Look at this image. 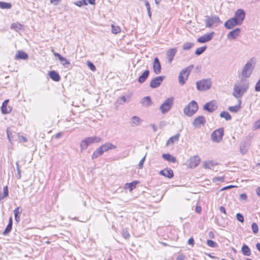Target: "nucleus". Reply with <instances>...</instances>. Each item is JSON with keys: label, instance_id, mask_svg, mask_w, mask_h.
Listing matches in <instances>:
<instances>
[{"label": "nucleus", "instance_id": "nucleus-1", "mask_svg": "<svg viewBox=\"0 0 260 260\" xmlns=\"http://www.w3.org/2000/svg\"><path fill=\"white\" fill-rule=\"evenodd\" d=\"M249 88V83L241 81L234 86L233 95L236 99H240Z\"/></svg>", "mask_w": 260, "mask_h": 260}, {"label": "nucleus", "instance_id": "nucleus-2", "mask_svg": "<svg viewBox=\"0 0 260 260\" xmlns=\"http://www.w3.org/2000/svg\"><path fill=\"white\" fill-rule=\"evenodd\" d=\"M256 63V59L255 57H251L248 60L242 71V76L244 78H248L251 75Z\"/></svg>", "mask_w": 260, "mask_h": 260}, {"label": "nucleus", "instance_id": "nucleus-3", "mask_svg": "<svg viewBox=\"0 0 260 260\" xmlns=\"http://www.w3.org/2000/svg\"><path fill=\"white\" fill-rule=\"evenodd\" d=\"M102 140L99 137L93 136L87 137L83 140L80 143V150L81 152L86 149L87 147L93 143L100 142Z\"/></svg>", "mask_w": 260, "mask_h": 260}, {"label": "nucleus", "instance_id": "nucleus-4", "mask_svg": "<svg viewBox=\"0 0 260 260\" xmlns=\"http://www.w3.org/2000/svg\"><path fill=\"white\" fill-rule=\"evenodd\" d=\"M193 65H190L186 68L183 69L179 73L178 79L179 83L180 85H183L185 84L187 80L188 75L193 68Z\"/></svg>", "mask_w": 260, "mask_h": 260}, {"label": "nucleus", "instance_id": "nucleus-5", "mask_svg": "<svg viewBox=\"0 0 260 260\" xmlns=\"http://www.w3.org/2000/svg\"><path fill=\"white\" fill-rule=\"evenodd\" d=\"M198 105L194 101L190 102L188 105L185 107L183 110L184 113L188 116H191L198 110Z\"/></svg>", "mask_w": 260, "mask_h": 260}, {"label": "nucleus", "instance_id": "nucleus-6", "mask_svg": "<svg viewBox=\"0 0 260 260\" xmlns=\"http://www.w3.org/2000/svg\"><path fill=\"white\" fill-rule=\"evenodd\" d=\"M205 25L206 27L210 28L213 26H217L222 22L218 16L214 15L212 16H205Z\"/></svg>", "mask_w": 260, "mask_h": 260}, {"label": "nucleus", "instance_id": "nucleus-7", "mask_svg": "<svg viewBox=\"0 0 260 260\" xmlns=\"http://www.w3.org/2000/svg\"><path fill=\"white\" fill-rule=\"evenodd\" d=\"M197 88L199 91H205L209 89L212 85L210 79H203L196 82Z\"/></svg>", "mask_w": 260, "mask_h": 260}, {"label": "nucleus", "instance_id": "nucleus-8", "mask_svg": "<svg viewBox=\"0 0 260 260\" xmlns=\"http://www.w3.org/2000/svg\"><path fill=\"white\" fill-rule=\"evenodd\" d=\"M173 97L169 98L160 105L159 110L162 114H165L170 111L173 105Z\"/></svg>", "mask_w": 260, "mask_h": 260}, {"label": "nucleus", "instance_id": "nucleus-9", "mask_svg": "<svg viewBox=\"0 0 260 260\" xmlns=\"http://www.w3.org/2000/svg\"><path fill=\"white\" fill-rule=\"evenodd\" d=\"M223 135V128H219L212 132L211 135V139L214 142L219 143L222 140Z\"/></svg>", "mask_w": 260, "mask_h": 260}, {"label": "nucleus", "instance_id": "nucleus-10", "mask_svg": "<svg viewBox=\"0 0 260 260\" xmlns=\"http://www.w3.org/2000/svg\"><path fill=\"white\" fill-rule=\"evenodd\" d=\"M201 161V159L198 155L191 156L186 162L185 165L189 168H196Z\"/></svg>", "mask_w": 260, "mask_h": 260}, {"label": "nucleus", "instance_id": "nucleus-11", "mask_svg": "<svg viewBox=\"0 0 260 260\" xmlns=\"http://www.w3.org/2000/svg\"><path fill=\"white\" fill-rule=\"evenodd\" d=\"M165 76H159L153 78L150 82V87L152 88H156L162 83Z\"/></svg>", "mask_w": 260, "mask_h": 260}, {"label": "nucleus", "instance_id": "nucleus-12", "mask_svg": "<svg viewBox=\"0 0 260 260\" xmlns=\"http://www.w3.org/2000/svg\"><path fill=\"white\" fill-rule=\"evenodd\" d=\"M217 109V105L215 101H212L206 103L203 106V109L209 113H212Z\"/></svg>", "mask_w": 260, "mask_h": 260}, {"label": "nucleus", "instance_id": "nucleus-13", "mask_svg": "<svg viewBox=\"0 0 260 260\" xmlns=\"http://www.w3.org/2000/svg\"><path fill=\"white\" fill-rule=\"evenodd\" d=\"M206 122V120L204 116H199L193 120L192 124L194 127L200 128L202 126H204Z\"/></svg>", "mask_w": 260, "mask_h": 260}, {"label": "nucleus", "instance_id": "nucleus-14", "mask_svg": "<svg viewBox=\"0 0 260 260\" xmlns=\"http://www.w3.org/2000/svg\"><path fill=\"white\" fill-rule=\"evenodd\" d=\"M245 17V13L243 9H238L235 13L234 18L242 24Z\"/></svg>", "mask_w": 260, "mask_h": 260}, {"label": "nucleus", "instance_id": "nucleus-15", "mask_svg": "<svg viewBox=\"0 0 260 260\" xmlns=\"http://www.w3.org/2000/svg\"><path fill=\"white\" fill-rule=\"evenodd\" d=\"M214 34V32L205 34L204 35L198 38L197 41L200 43H205L208 42L212 39Z\"/></svg>", "mask_w": 260, "mask_h": 260}, {"label": "nucleus", "instance_id": "nucleus-16", "mask_svg": "<svg viewBox=\"0 0 260 260\" xmlns=\"http://www.w3.org/2000/svg\"><path fill=\"white\" fill-rule=\"evenodd\" d=\"M240 25L241 24H240L234 17L228 19L224 23L225 27L229 29L233 28L236 25Z\"/></svg>", "mask_w": 260, "mask_h": 260}, {"label": "nucleus", "instance_id": "nucleus-17", "mask_svg": "<svg viewBox=\"0 0 260 260\" xmlns=\"http://www.w3.org/2000/svg\"><path fill=\"white\" fill-rule=\"evenodd\" d=\"M54 55L55 56L58 58V59L60 61L61 64L64 68H70L71 66V63L65 57L62 56L60 54L56 52L54 53Z\"/></svg>", "mask_w": 260, "mask_h": 260}, {"label": "nucleus", "instance_id": "nucleus-18", "mask_svg": "<svg viewBox=\"0 0 260 260\" xmlns=\"http://www.w3.org/2000/svg\"><path fill=\"white\" fill-rule=\"evenodd\" d=\"M153 69L156 74H159L161 71V68L159 60L157 57H155L154 59L153 63Z\"/></svg>", "mask_w": 260, "mask_h": 260}, {"label": "nucleus", "instance_id": "nucleus-19", "mask_svg": "<svg viewBox=\"0 0 260 260\" xmlns=\"http://www.w3.org/2000/svg\"><path fill=\"white\" fill-rule=\"evenodd\" d=\"M176 48H171L168 50L166 52V55L169 63H171L173 58L177 52Z\"/></svg>", "mask_w": 260, "mask_h": 260}, {"label": "nucleus", "instance_id": "nucleus-20", "mask_svg": "<svg viewBox=\"0 0 260 260\" xmlns=\"http://www.w3.org/2000/svg\"><path fill=\"white\" fill-rule=\"evenodd\" d=\"M142 120L138 116H133L130 119V124L132 127H136L140 125Z\"/></svg>", "mask_w": 260, "mask_h": 260}, {"label": "nucleus", "instance_id": "nucleus-21", "mask_svg": "<svg viewBox=\"0 0 260 260\" xmlns=\"http://www.w3.org/2000/svg\"><path fill=\"white\" fill-rule=\"evenodd\" d=\"M159 174L169 178H172L174 176L173 171L171 169L167 168L165 169L161 170Z\"/></svg>", "mask_w": 260, "mask_h": 260}, {"label": "nucleus", "instance_id": "nucleus-22", "mask_svg": "<svg viewBox=\"0 0 260 260\" xmlns=\"http://www.w3.org/2000/svg\"><path fill=\"white\" fill-rule=\"evenodd\" d=\"M8 102H9V100H6L4 101L2 104V105L1 107V111H2V113L3 114H6L9 113L12 110V108L10 107L7 106Z\"/></svg>", "mask_w": 260, "mask_h": 260}, {"label": "nucleus", "instance_id": "nucleus-23", "mask_svg": "<svg viewBox=\"0 0 260 260\" xmlns=\"http://www.w3.org/2000/svg\"><path fill=\"white\" fill-rule=\"evenodd\" d=\"M240 29L237 28L231 31L227 36L228 39H235L240 34Z\"/></svg>", "mask_w": 260, "mask_h": 260}, {"label": "nucleus", "instance_id": "nucleus-24", "mask_svg": "<svg viewBox=\"0 0 260 260\" xmlns=\"http://www.w3.org/2000/svg\"><path fill=\"white\" fill-rule=\"evenodd\" d=\"M101 148L104 152H107L109 150L114 149L116 148V146L113 145L112 143L107 142L101 146Z\"/></svg>", "mask_w": 260, "mask_h": 260}, {"label": "nucleus", "instance_id": "nucleus-25", "mask_svg": "<svg viewBox=\"0 0 260 260\" xmlns=\"http://www.w3.org/2000/svg\"><path fill=\"white\" fill-rule=\"evenodd\" d=\"M28 56L27 53L22 51H18L15 56V59H27Z\"/></svg>", "mask_w": 260, "mask_h": 260}, {"label": "nucleus", "instance_id": "nucleus-26", "mask_svg": "<svg viewBox=\"0 0 260 260\" xmlns=\"http://www.w3.org/2000/svg\"><path fill=\"white\" fill-rule=\"evenodd\" d=\"M242 104V101L241 99H239L238 100V105L235 106H230L228 108V110L231 112L234 113L238 112L240 109H241V105Z\"/></svg>", "mask_w": 260, "mask_h": 260}, {"label": "nucleus", "instance_id": "nucleus-27", "mask_svg": "<svg viewBox=\"0 0 260 260\" xmlns=\"http://www.w3.org/2000/svg\"><path fill=\"white\" fill-rule=\"evenodd\" d=\"M149 71L147 70H145L143 74L139 77L138 78V82L140 83H144L148 78L149 75Z\"/></svg>", "mask_w": 260, "mask_h": 260}, {"label": "nucleus", "instance_id": "nucleus-28", "mask_svg": "<svg viewBox=\"0 0 260 260\" xmlns=\"http://www.w3.org/2000/svg\"><path fill=\"white\" fill-rule=\"evenodd\" d=\"M49 75L50 78L54 81L57 82L60 79L59 74L55 71H51L49 72Z\"/></svg>", "mask_w": 260, "mask_h": 260}, {"label": "nucleus", "instance_id": "nucleus-29", "mask_svg": "<svg viewBox=\"0 0 260 260\" xmlns=\"http://www.w3.org/2000/svg\"><path fill=\"white\" fill-rule=\"evenodd\" d=\"M162 158L169 162H176V158L169 153H164L162 155Z\"/></svg>", "mask_w": 260, "mask_h": 260}, {"label": "nucleus", "instance_id": "nucleus-30", "mask_svg": "<svg viewBox=\"0 0 260 260\" xmlns=\"http://www.w3.org/2000/svg\"><path fill=\"white\" fill-rule=\"evenodd\" d=\"M104 153V151L101 148V146L96 149L91 155L92 159L98 158L99 156H101Z\"/></svg>", "mask_w": 260, "mask_h": 260}, {"label": "nucleus", "instance_id": "nucleus-31", "mask_svg": "<svg viewBox=\"0 0 260 260\" xmlns=\"http://www.w3.org/2000/svg\"><path fill=\"white\" fill-rule=\"evenodd\" d=\"M179 137L180 134L179 133L176 134L175 136L171 137L168 140L167 145H169L170 144H173L175 142L178 141Z\"/></svg>", "mask_w": 260, "mask_h": 260}, {"label": "nucleus", "instance_id": "nucleus-32", "mask_svg": "<svg viewBox=\"0 0 260 260\" xmlns=\"http://www.w3.org/2000/svg\"><path fill=\"white\" fill-rule=\"evenodd\" d=\"M141 104L145 107H148L151 104V100L150 96H145L141 100Z\"/></svg>", "mask_w": 260, "mask_h": 260}, {"label": "nucleus", "instance_id": "nucleus-33", "mask_svg": "<svg viewBox=\"0 0 260 260\" xmlns=\"http://www.w3.org/2000/svg\"><path fill=\"white\" fill-rule=\"evenodd\" d=\"M241 251L243 255L245 256H250L251 254V251L249 247L246 245V244H243L242 248Z\"/></svg>", "mask_w": 260, "mask_h": 260}, {"label": "nucleus", "instance_id": "nucleus-34", "mask_svg": "<svg viewBox=\"0 0 260 260\" xmlns=\"http://www.w3.org/2000/svg\"><path fill=\"white\" fill-rule=\"evenodd\" d=\"M12 7V5L10 3H6L4 2H0V9H10Z\"/></svg>", "mask_w": 260, "mask_h": 260}, {"label": "nucleus", "instance_id": "nucleus-35", "mask_svg": "<svg viewBox=\"0 0 260 260\" xmlns=\"http://www.w3.org/2000/svg\"><path fill=\"white\" fill-rule=\"evenodd\" d=\"M139 183L138 181H134L131 183H126L125 184L126 187H127L129 189L130 191L133 190L134 188H136V185Z\"/></svg>", "mask_w": 260, "mask_h": 260}, {"label": "nucleus", "instance_id": "nucleus-36", "mask_svg": "<svg viewBox=\"0 0 260 260\" xmlns=\"http://www.w3.org/2000/svg\"><path fill=\"white\" fill-rule=\"evenodd\" d=\"M220 116L221 118H224L226 120L229 121L232 119V117L230 114L226 111H222L220 114Z\"/></svg>", "mask_w": 260, "mask_h": 260}, {"label": "nucleus", "instance_id": "nucleus-37", "mask_svg": "<svg viewBox=\"0 0 260 260\" xmlns=\"http://www.w3.org/2000/svg\"><path fill=\"white\" fill-rule=\"evenodd\" d=\"M214 164L213 161H205L203 162V167L205 169H211L214 166Z\"/></svg>", "mask_w": 260, "mask_h": 260}, {"label": "nucleus", "instance_id": "nucleus-38", "mask_svg": "<svg viewBox=\"0 0 260 260\" xmlns=\"http://www.w3.org/2000/svg\"><path fill=\"white\" fill-rule=\"evenodd\" d=\"M11 28L13 29L16 31H18L19 30H20L22 28V25L18 23H14L11 24Z\"/></svg>", "mask_w": 260, "mask_h": 260}, {"label": "nucleus", "instance_id": "nucleus-39", "mask_svg": "<svg viewBox=\"0 0 260 260\" xmlns=\"http://www.w3.org/2000/svg\"><path fill=\"white\" fill-rule=\"evenodd\" d=\"M206 48L207 47L206 46L198 48L195 52V54L197 55L202 54L206 50Z\"/></svg>", "mask_w": 260, "mask_h": 260}, {"label": "nucleus", "instance_id": "nucleus-40", "mask_svg": "<svg viewBox=\"0 0 260 260\" xmlns=\"http://www.w3.org/2000/svg\"><path fill=\"white\" fill-rule=\"evenodd\" d=\"M112 27V32L114 34H117L120 32L121 29L119 26H115L113 24L111 25Z\"/></svg>", "mask_w": 260, "mask_h": 260}, {"label": "nucleus", "instance_id": "nucleus-41", "mask_svg": "<svg viewBox=\"0 0 260 260\" xmlns=\"http://www.w3.org/2000/svg\"><path fill=\"white\" fill-rule=\"evenodd\" d=\"M251 229L254 234H256L258 233V228L257 224L256 223H252L251 225Z\"/></svg>", "mask_w": 260, "mask_h": 260}, {"label": "nucleus", "instance_id": "nucleus-42", "mask_svg": "<svg viewBox=\"0 0 260 260\" xmlns=\"http://www.w3.org/2000/svg\"><path fill=\"white\" fill-rule=\"evenodd\" d=\"M207 245L212 248H215L217 246V243L213 240H208L207 241Z\"/></svg>", "mask_w": 260, "mask_h": 260}, {"label": "nucleus", "instance_id": "nucleus-43", "mask_svg": "<svg viewBox=\"0 0 260 260\" xmlns=\"http://www.w3.org/2000/svg\"><path fill=\"white\" fill-rule=\"evenodd\" d=\"M87 66L92 71L94 72L96 71V68L95 66L91 61L88 60L87 61Z\"/></svg>", "mask_w": 260, "mask_h": 260}, {"label": "nucleus", "instance_id": "nucleus-44", "mask_svg": "<svg viewBox=\"0 0 260 260\" xmlns=\"http://www.w3.org/2000/svg\"><path fill=\"white\" fill-rule=\"evenodd\" d=\"M193 45V44L191 43H186L183 46V49L184 50H189L192 47Z\"/></svg>", "mask_w": 260, "mask_h": 260}, {"label": "nucleus", "instance_id": "nucleus-45", "mask_svg": "<svg viewBox=\"0 0 260 260\" xmlns=\"http://www.w3.org/2000/svg\"><path fill=\"white\" fill-rule=\"evenodd\" d=\"M74 4L75 5L79 6V7H81V6L87 5V3L85 0L79 1L75 2Z\"/></svg>", "mask_w": 260, "mask_h": 260}, {"label": "nucleus", "instance_id": "nucleus-46", "mask_svg": "<svg viewBox=\"0 0 260 260\" xmlns=\"http://www.w3.org/2000/svg\"><path fill=\"white\" fill-rule=\"evenodd\" d=\"M12 228V225L11 224L7 225L6 228L5 229V231L3 232V235H7L11 231Z\"/></svg>", "mask_w": 260, "mask_h": 260}, {"label": "nucleus", "instance_id": "nucleus-47", "mask_svg": "<svg viewBox=\"0 0 260 260\" xmlns=\"http://www.w3.org/2000/svg\"><path fill=\"white\" fill-rule=\"evenodd\" d=\"M236 218H237V219L239 221H240V222H242V223L244 222V216H243V215L242 214H241V213H237V214H236Z\"/></svg>", "mask_w": 260, "mask_h": 260}, {"label": "nucleus", "instance_id": "nucleus-48", "mask_svg": "<svg viewBox=\"0 0 260 260\" xmlns=\"http://www.w3.org/2000/svg\"><path fill=\"white\" fill-rule=\"evenodd\" d=\"M117 102L119 104L122 105L126 102V100L124 96H122L117 100Z\"/></svg>", "mask_w": 260, "mask_h": 260}, {"label": "nucleus", "instance_id": "nucleus-49", "mask_svg": "<svg viewBox=\"0 0 260 260\" xmlns=\"http://www.w3.org/2000/svg\"><path fill=\"white\" fill-rule=\"evenodd\" d=\"M16 166H17V178L18 179H20L21 177V171H20V169L19 168V165H18V162H16Z\"/></svg>", "mask_w": 260, "mask_h": 260}, {"label": "nucleus", "instance_id": "nucleus-50", "mask_svg": "<svg viewBox=\"0 0 260 260\" xmlns=\"http://www.w3.org/2000/svg\"><path fill=\"white\" fill-rule=\"evenodd\" d=\"M3 191V195H4V197H7L9 196V190L7 186L4 187Z\"/></svg>", "mask_w": 260, "mask_h": 260}, {"label": "nucleus", "instance_id": "nucleus-51", "mask_svg": "<svg viewBox=\"0 0 260 260\" xmlns=\"http://www.w3.org/2000/svg\"><path fill=\"white\" fill-rule=\"evenodd\" d=\"M145 157H146V156L145 155L141 159V160L140 161L139 163V167L140 169H142L143 167V164L144 162V161L145 160Z\"/></svg>", "mask_w": 260, "mask_h": 260}, {"label": "nucleus", "instance_id": "nucleus-52", "mask_svg": "<svg viewBox=\"0 0 260 260\" xmlns=\"http://www.w3.org/2000/svg\"><path fill=\"white\" fill-rule=\"evenodd\" d=\"M22 212V210L20 209V207H17L14 211V214H20Z\"/></svg>", "mask_w": 260, "mask_h": 260}, {"label": "nucleus", "instance_id": "nucleus-53", "mask_svg": "<svg viewBox=\"0 0 260 260\" xmlns=\"http://www.w3.org/2000/svg\"><path fill=\"white\" fill-rule=\"evenodd\" d=\"M247 196L246 193H242L240 195V199L241 200L245 201L247 199Z\"/></svg>", "mask_w": 260, "mask_h": 260}, {"label": "nucleus", "instance_id": "nucleus-54", "mask_svg": "<svg viewBox=\"0 0 260 260\" xmlns=\"http://www.w3.org/2000/svg\"><path fill=\"white\" fill-rule=\"evenodd\" d=\"M123 237L124 239H128L130 237V235L127 231H125L123 233Z\"/></svg>", "mask_w": 260, "mask_h": 260}, {"label": "nucleus", "instance_id": "nucleus-55", "mask_svg": "<svg viewBox=\"0 0 260 260\" xmlns=\"http://www.w3.org/2000/svg\"><path fill=\"white\" fill-rule=\"evenodd\" d=\"M254 127L256 129L260 128V119L255 122Z\"/></svg>", "mask_w": 260, "mask_h": 260}, {"label": "nucleus", "instance_id": "nucleus-56", "mask_svg": "<svg viewBox=\"0 0 260 260\" xmlns=\"http://www.w3.org/2000/svg\"><path fill=\"white\" fill-rule=\"evenodd\" d=\"M188 244L189 245H194V239L192 237L190 238L188 240Z\"/></svg>", "mask_w": 260, "mask_h": 260}, {"label": "nucleus", "instance_id": "nucleus-57", "mask_svg": "<svg viewBox=\"0 0 260 260\" xmlns=\"http://www.w3.org/2000/svg\"><path fill=\"white\" fill-rule=\"evenodd\" d=\"M14 217H15V221L17 222H19L20 220V214H14Z\"/></svg>", "mask_w": 260, "mask_h": 260}, {"label": "nucleus", "instance_id": "nucleus-58", "mask_svg": "<svg viewBox=\"0 0 260 260\" xmlns=\"http://www.w3.org/2000/svg\"><path fill=\"white\" fill-rule=\"evenodd\" d=\"M219 210L220 212L223 213L224 214H226L225 209L224 207L220 206L219 208Z\"/></svg>", "mask_w": 260, "mask_h": 260}, {"label": "nucleus", "instance_id": "nucleus-59", "mask_svg": "<svg viewBox=\"0 0 260 260\" xmlns=\"http://www.w3.org/2000/svg\"><path fill=\"white\" fill-rule=\"evenodd\" d=\"M20 141L22 142H26L27 141V139L26 137H24L23 136H21L20 138Z\"/></svg>", "mask_w": 260, "mask_h": 260}, {"label": "nucleus", "instance_id": "nucleus-60", "mask_svg": "<svg viewBox=\"0 0 260 260\" xmlns=\"http://www.w3.org/2000/svg\"><path fill=\"white\" fill-rule=\"evenodd\" d=\"M60 0H50V3L54 5H57Z\"/></svg>", "mask_w": 260, "mask_h": 260}, {"label": "nucleus", "instance_id": "nucleus-61", "mask_svg": "<svg viewBox=\"0 0 260 260\" xmlns=\"http://www.w3.org/2000/svg\"><path fill=\"white\" fill-rule=\"evenodd\" d=\"M176 260H185V257L183 255H178L177 257Z\"/></svg>", "mask_w": 260, "mask_h": 260}, {"label": "nucleus", "instance_id": "nucleus-62", "mask_svg": "<svg viewBox=\"0 0 260 260\" xmlns=\"http://www.w3.org/2000/svg\"><path fill=\"white\" fill-rule=\"evenodd\" d=\"M196 211L197 213H200L201 211V207L200 206H197L196 208Z\"/></svg>", "mask_w": 260, "mask_h": 260}, {"label": "nucleus", "instance_id": "nucleus-63", "mask_svg": "<svg viewBox=\"0 0 260 260\" xmlns=\"http://www.w3.org/2000/svg\"><path fill=\"white\" fill-rule=\"evenodd\" d=\"M256 193L258 196L260 197V187H258L256 188Z\"/></svg>", "mask_w": 260, "mask_h": 260}, {"label": "nucleus", "instance_id": "nucleus-64", "mask_svg": "<svg viewBox=\"0 0 260 260\" xmlns=\"http://www.w3.org/2000/svg\"><path fill=\"white\" fill-rule=\"evenodd\" d=\"M257 249L260 252V243H258L256 244Z\"/></svg>", "mask_w": 260, "mask_h": 260}]
</instances>
